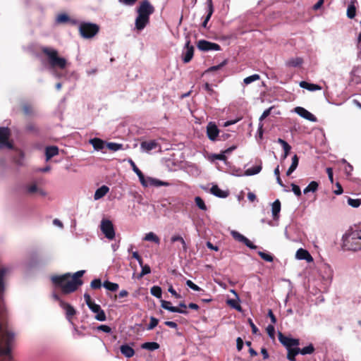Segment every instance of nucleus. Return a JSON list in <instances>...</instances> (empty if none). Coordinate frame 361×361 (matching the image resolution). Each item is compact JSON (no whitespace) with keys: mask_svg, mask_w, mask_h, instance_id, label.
<instances>
[{"mask_svg":"<svg viewBox=\"0 0 361 361\" xmlns=\"http://www.w3.org/2000/svg\"><path fill=\"white\" fill-rule=\"evenodd\" d=\"M128 163L130 164L132 167V170L137 174L140 173L142 172L136 166L135 162L132 159L128 160Z\"/></svg>","mask_w":361,"mask_h":361,"instance_id":"nucleus-61","label":"nucleus"},{"mask_svg":"<svg viewBox=\"0 0 361 361\" xmlns=\"http://www.w3.org/2000/svg\"><path fill=\"white\" fill-rule=\"evenodd\" d=\"M59 154V148L56 146H48L45 148L46 161H48L53 157Z\"/></svg>","mask_w":361,"mask_h":361,"instance_id":"nucleus-24","label":"nucleus"},{"mask_svg":"<svg viewBox=\"0 0 361 361\" xmlns=\"http://www.w3.org/2000/svg\"><path fill=\"white\" fill-rule=\"evenodd\" d=\"M319 184L317 182L313 180L311 181L309 185L303 190L304 194H307L308 192H314L318 189Z\"/></svg>","mask_w":361,"mask_h":361,"instance_id":"nucleus-35","label":"nucleus"},{"mask_svg":"<svg viewBox=\"0 0 361 361\" xmlns=\"http://www.w3.org/2000/svg\"><path fill=\"white\" fill-rule=\"evenodd\" d=\"M295 258L298 260H305L307 262L313 261V257L305 249L299 248L295 253Z\"/></svg>","mask_w":361,"mask_h":361,"instance_id":"nucleus-17","label":"nucleus"},{"mask_svg":"<svg viewBox=\"0 0 361 361\" xmlns=\"http://www.w3.org/2000/svg\"><path fill=\"white\" fill-rule=\"evenodd\" d=\"M227 63V60H224V61H222L220 64L219 65H216V66H211L210 68H209L207 70V72H212V71H218L219 69H221L223 66H224Z\"/></svg>","mask_w":361,"mask_h":361,"instance_id":"nucleus-53","label":"nucleus"},{"mask_svg":"<svg viewBox=\"0 0 361 361\" xmlns=\"http://www.w3.org/2000/svg\"><path fill=\"white\" fill-rule=\"evenodd\" d=\"M106 147L109 149L113 152H116L123 149L122 144L116 142H108L106 143Z\"/></svg>","mask_w":361,"mask_h":361,"instance_id":"nucleus-41","label":"nucleus"},{"mask_svg":"<svg viewBox=\"0 0 361 361\" xmlns=\"http://www.w3.org/2000/svg\"><path fill=\"white\" fill-rule=\"evenodd\" d=\"M13 339V333L8 330L2 331L0 338V357L5 356L7 361H13L11 355V344Z\"/></svg>","mask_w":361,"mask_h":361,"instance_id":"nucleus-3","label":"nucleus"},{"mask_svg":"<svg viewBox=\"0 0 361 361\" xmlns=\"http://www.w3.org/2000/svg\"><path fill=\"white\" fill-rule=\"evenodd\" d=\"M90 143L96 150H101L104 147V142L99 138H93L90 140Z\"/></svg>","mask_w":361,"mask_h":361,"instance_id":"nucleus-33","label":"nucleus"},{"mask_svg":"<svg viewBox=\"0 0 361 361\" xmlns=\"http://www.w3.org/2000/svg\"><path fill=\"white\" fill-rule=\"evenodd\" d=\"M79 32L84 39L94 37L99 30L98 25L90 22H81L78 27Z\"/></svg>","mask_w":361,"mask_h":361,"instance_id":"nucleus-4","label":"nucleus"},{"mask_svg":"<svg viewBox=\"0 0 361 361\" xmlns=\"http://www.w3.org/2000/svg\"><path fill=\"white\" fill-rule=\"evenodd\" d=\"M299 159L296 154L292 157V163L286 171V175L290 176L298 167Z\"/></svg>","mask_w":361,"mask_h":361,"instance_id":"nucleus-34","label":"nucleus"},{"mask_svg":"<svg viewBox=\"0 0 361 361\" xmlns=\"http://www.w3.org/2000/svg\"><path fill=\"white\" fill-rule=\"evenodd\" d=\"M300 87H302V88H304V89H306L309 91H311V92H314V91H317V90H322V87L317 85V84H313V83H310L308 82H306V81H301L300 82Z\"/></svg>","mask_w":361,"mask_h":361,"instance_id":"nucleus-27","label":"nucleus"},{"mask_svg":"<svg viewBox=\"0 0 361 361\" xmlns=\"http://www.w3.org/2000/svg\"><path fill=\"white\" fill-rule=\"evenodd\" d=\"M160 148L159 143L155 140L143 141L140 144L142 152L149 153L154 149L160 150Z\"/></svg>","mask_w":361,"mask_h":361,"instance_id":"nucleus-12","label":"nucleus"},{"mask_svg":"<svg viewBox=\"0 0 361 361\" xmlns=\"http://www.w3.org/2000/svg\"><path fill=\"white\" fill-rule=\"evenodd\" d=\"M186 284L188 287H190L191 289H192L193 290H195V291H198L200 290V288L197 286L196 284H195L192 281L190 280H188L187 282H186Z\"/></svg>","mask_w":361,"mask_h":361,"instance_id":"nucleus-60","label":"nucleus"},{"mask_svg":"<svg viewBox=\"0 0 361 361\" xmlns=\"http://www.w3.org/2000/svg\"><path fill=\"white\" fill-rule=\"evenodd\" d=\"M356 11L355 7L353 5H350L347 9V16L352 19L355 16Z\"/></svg>","mask_w":361,"mask_h":361,"instance_id":"nucleus-52","label":"nucleus"},{"mask_svg":"<svg viewBox=\"0 0 361 361\" xmlns=\"http://www.w3.org/2000/svg\"><path fill=\"white\" fill-rule=\"evenodd\" d=\"M161 306L162 308L167 310L171 312H178L183 314H188V310H182L181 308L172 306L171 302L166 300H161Z\"/></svg>","mask_w":361,"mask_h":361,"instance_id":"nucleus-16","label":"nucleus"},{"mask_svg":"<svg viewBox=\"0 0 361 361\" xmlns=\"http://www.w3.org/2000/svg\"><path fill=\"white\" fill-rule=\"evenodd\" d=\"M302 63V59L300 57L292 58L286 62V65L290 67H298Z\"/></svg>","mask_w":361,"mask_h":361,"instance_id":"nucleus-39","label":"nucleus"},{"mask_svg":"<svg viewBox=\"0 0 361 361\" xmlns=\"http://www.w3.org/2000/svg\"><path fill=\"white\" fill-rule=\"evenodd\" d=\"M267 332L269 336L271 338L274 339V338H275V328H274V326L272 324L268 325V326L267 327Z\"/></svg>","mask_w":361,"mask_h":361,"instance_id":"nucleus-55","label":"nucleus"},{"mask_svg":"<svg viewBox=\"0 0 361 361\" xmlns=\"http://www.w3.org/2000/svg\"><path fill=\"white\" fill-rule=\"evenodd\" d=\"M272 109H273V107H270V108L264 110L259 118V121H262V120L265 119L268 116H269Z\"/></svg>","mask_w":361,"mask_h":361,"instance_id":"nucleus-62","label":"nucleus"},{"mask_svg":"<svg viewBox=\"0 0 361 361\" xmlns=\"http://www.w3.org/2000/svg\"><path fill=\"white\" fill-rule=\"evenodd\" d=\"M70 20L69 16L66 13L59 14L56 18L57 23H66Z\"/></svg>","mask_w":361,"mask_h":361,"instance_id":"nucleus-42","label":"nucleus"},{"mask_svg":"<svg viewBox=\"0 0 361 361\" xmlns=\"http://www.w3.org/2000/svg\"><path fill=\"white\" fill-rule=\"evenodd\" d=\"M26 190L29 194H34L35 192L39 193L42 196H46L47 192L42 189L38 188L35 184L27 185Z\"/></svg>","mask_w":361,"mask_h":361,"instance_id":"nucleus-31","label":"nucleus"},{"mask_svg":"<svg viewBox=\"0 0 361 361\" xmlns=\"http://www.w3.org/2000/svg\"><path fill=\"white\" fill-rule=\"evenodd\" d=\"M342 161L346 164L344 168L345 173L350 175L353 169V166L350 164L348 163L345 159H343Z\"/></svg>","mask_w":361,"mask_h":361,"instance_id":"nucleus-57","label":"nucleus"},{"mask_svg":"<svg viewBox=\"0 0 361 361\" xmlns=\"http://www.w3.org/2000/svg\"><path fill=\"white\" fill-rule=\"evenodd\" d=\"M258 254L264 260H265L267 262H272L273 261V257L269 253L259 251L258 252Z\"/></svg>","mask_w":361,"mask_h":361,"instance_id":"nucleus-54","label":"nucleus"},{"mask_svg":"<svg viewBox=\"0 0 361 361\" xmlns=\"http://www.w3.org/2000/svg\"><path fill=\"white\" fill-rule=\"evenodd\" d=\"M150 293L152 295L157 298H160L161 297V288L159 286H154L151 288Z\"/></svg>","mask_w":361,"mask_h":361,"instance_id":"nucleus-43","label":"nucleus"},{"mask_svg":"<svg viewBox=\"0 0 361 361\" xmlns=\"http://www.w3.org/2000/svg\"><path fill=\"white\" fill-rule=\"evenodd\" d=\"M23 263L28 267L31 268V267H34V265L36 264V260L26 258L24 260Z\"/></svg>","mask_w":361,"mask_h":361,"instance_id":"nucleus-63","label":"nucleus"},{"mask_svg":"<svg viewBox=\"0 0 361 361\" xmlns=\"http://www.w3.org/2000/svg\"><path fill=\"white\" fill-rule=\"evenodd\" d=\"M141 348L152 351L159 349V344L157 342H146L142 344Z\"/></svg>","mask_w":361,"mask_h":361,"instance_id":"nucleus-36","label":"nucleus"},{"mask_svg":"<svg viewBox=\"0 0 361 361\" xmlns=\"http://www.w3.org/2000/svg\"><path fill=\"white\" fill-rule=\"evenodd\" d=\"M257 164L253 167L249 168L245 171L244 175L250 176L258 174L262 169V161L259 159H256Z\"/></svg>","mask_w":361,"mask_h":361,"instance_id":"nucleus-19","label":"nucleus"},{"mask_svg":"<svg viewBox=\"0 0 361 361\" xmlns=\"http://www.w3.org/2000/svg\"><path fill=\"white\" fill-rule=\"evenodd\" d=\"M102 281L99 279H95L90 283V287L94 290L99 289L102 287Z\"/></svg>","mask_w":361,"mask_h":361,"instance_id":"nucleus-51","label":"nucleus"},{"mask_svg":"<svg viewBox=\"0 0 361 361\" xmlns=\"http://www.w3.org/2000/svg\"><path fill=\"white\" fill-rule=\"evenodd\" d=\"M137 176H138L140 182L142 185V186L145 188L149 186L150 183L148 180V177L145 178L142 172H140V173L137 174Z\"/></svg>","mask_w":361,"mask_h":361,"instance_id":"nucleus-45","label":"nucleus"},{"mask_svg":"<svg viewBox=\"0 0 361 361\" xmlns=\"http://www.w3.org/2000/svg\"><path fill=\"white\" fill-rule=\"evenodd\" d=\"M10 135V130L8 128H0V148H12V145L8 141Z\"/></svg>","mask_w":361,"mask_h":361,"instance_id":"nucleus-11","label":"nucleus"},{"mask_svg":"<svg viewBox=\"0 0 361 361\" xmlns=\"http://www.w3.org/2000/svg\"><path fill=\"white\" fill-rule=\"evenodd\" d=\"M171 242H173V243H175L176 241H179L181 243V245H182L183 249L184 250H186V243H185V241L184 240V239L181 236L173 235V236L171 237Z\"/></svg>","mask_w":361,"mask_h":361,"instance_id":"nucleus-48","label":"nucleus"},{"mask_svg":"<svg viewBox=\"0 0 361 361\" xmlns=\"http://www.w3.org/2000/svg\"><path fill=\"white\" fill-rule=\"evenodd\" d=\"M6 272H0V293H3L4 291V275Z\"/></svg>","mask_w":361,"mask_h":361,"instance_id":"nucleus-58","label":"nucleus"},{"mask_svg":"<svg viewBox=\"0 0 361 361\" xmlns=\"http://www.w3.org/2000/svg\"><path fill=\"white\" fill-rule=\"evenodd\" d=\"M231 233L235 240L244 243L247 247H250V249L257 248V246H255L248 238H247L243 235L240 234L239 232L236 231H232Z\"/></svg>","mask_w":361,"mask_h":361,"instance_id":"nucleus-15","label":"nucleus"},{"mask_svg":"<svg viewBox=\"0 0 361 361\" xmlns=\"http://www.w3.org/2000/svg\"><path fill=\"white\" fill-rule=\"evenodd\" d=\"M348 204L353 208H357L361 204L360 199H353L350 197L348 198Z\"/></svg>","mask_w":361,"mask_h":361,"instance_id":"nucleus-46","label":"nucleus"},{"mask_svg":"<svg viewBox=\"0 0 361 361\" xmlns=\"http://www.w3.org/2000/svg\"><path fill=\"white\" fill-rule=\"evenodd\" d=\"M281 211V202L279 200H276L271 204V213L274 219L279 218V214Z\"/></svg>","mask_w":361,"mask_h":361,"instance_id":"nucleus-30","label":"nucleus"},{"mask_svg":"<svg viewBox=\"0 0 361 361\" xmlns=\"http://www.w3.org/2000/svg\"><path fill=\"white\" fill-rule=\"evenodd\" d=\"M154 7L151 5L148 0H144L141 2L137 8V15L145 16L149 18L151 14L154 13Z\"/></svg>","mask_w":361,"mask_h":361,"instance_id":"nucleus-9","label":"nucleus"},{"mask_svg":"<svg viewBox=\"0 0 361 361\" xmlns=\"http://www.w3.org/2000/svg\"><path fill=\"white\" fill-rule=\"evenodd\" d=\"M85 301L91 310L92 312L96 313L95 319L98 321L104 322L106 319V314L103 310H102L99 305L94 303L92 300L91 296L87 293L84 294Z\"/></svg>","mask_w":361,"mask_h":361,"instance_id":"nucleus-6","label":"nucleus"},{"mask_svg":"<svg viewBox=\"0 0 361 361\" xmlns=\"http://www.w3.org/2000/svg\"><path fill=\"white\" fill-rule=\"evenodd\" d=\"M227 303L231 306L233 308L238 310V311H241L242 310V307L240 305V304L238 303V302L234 299H229L227 301Z\"/></svg>","mask_w":361,"mask_h":361,"instance_id":"nucleus-50","label":"nucleus"},{"mask_svg":"<svg viewBox=\"0 0 361 361\" xmlns=\"http://www.w3.org/2000/svg\"><path fill=\"white\" fill-rule=\"evenodd\" d=\"M291 187H292V191L293 192V193L297 197H300L302 194L300 187L294 183L291 184Z\"/></svg>","mask_w":361,"mask_h":361,"instance_id":"nucleus-56","label":"nucleus"},{"mask_svg":"<svg viewBox=\"0 0 361 361\" xmlns=\"http://www.w3.org/2000/svg\"><path fill=\"white\" fill-rule=\"evenodd\" d=\"M294 112L296 113L298 115L301 116L302 118L312 121V122H316L317 121L316 116L313 115L312 113L308 111L307 109H305L303 107L301 106H297L294 109Z\"/></svg>","mask_w":361,"mask_h":361,"instance_id":"nucleus-14","label":"nucleus"},{"mask_svg":"<svg viewBox=\"0 0 361 361\" xmlns=\"http://www.w3.org/2000/svg\"><path fill=\"white\" fill-rule=\"evenodd\" d=\"M210 192L214 196L221 198H225L228 195V192L227 191L221 190L216 185H214L211 188Z\"/></svg>","mask_w":361,"mask_h":361,"instance_id":"nucleus-25","label":"nucleus"},{"mask_svg":"<svg viewBox=\"0 0 361 361\" xmlns=\"http://www.w3.org/2000/svg\"><path fill=\"white\" fill-rule=\"evenodd\" d=\"M100 229L108 240H112L114 239L116 233L111 221L102 219L100 224Z\"/></svg>","mask_w":361,"mask_h":361,"instance_id":"nucleus-7","label":"nucleus"},{"mask_svg":"<svg viewBox=\"0 0 361 361\" xmlns=\"http://www.w3.org/2000/svg\"><path fill=\"white\" fill-rule=\"evenodd\" d=\"M194 47L190 45V42L188 41L185 46V51L183 53V61L187 63L191 61L193 56Z\"/></svg>","mask_w":361,"mask_h":361,"instance_id":"nucleus-18","label":"nucleus"},{"mask_svg":"<svg viewBox=\"0 0 361 361\" xmlns=\"http://www.w3.org/2000/svg\"><path fill=\"white\" fill-rule=\"evenodd\" d=\"M103 286L108 290H110L112 292H115V291L118 290V289L119 288V286L118 283H113V282H111L109 281H105L103 283Z\"/></svg>","mask_w":361,"mask_h":361,"instance_id":"nucleus-38","label":"nucleus"},{"mask_svg":"<svg viewBox=\"0 0 361 361\" xmlns=\"http://www.w3.org/2000/svg\"><path fill=\"white\" fill-rule=\"evenodd\" d=\"M207 15L206 16L204 20L203 21L202 26L204 28H207V23L210 20L213 12H214V7L212 4V0H207Z\"/></svg>","mask_w":361,"mask_h":361,"instance_id":"nucleus-23","label":"nucleus"},{"mask_svg":"<svg viewBox=\"0 0 361 361\" xmlns=\"http://www.w3.org/2000/svg\"><path fill=\"white\" fill-rule=\"evenodd\" d=\"M121 353L126 357H132L135 355L134 349L128 344L122 345L120 347Z\"/></svg>","mask_w":361,"mask_h":361,"instance_id":"nucleus-26","label":"nucleus"},{"mask_svg":"<svg viewBox=\"0 0 361 361\" xmlns=\"http://www.w3.org/2000/svg\"><path fill=\"white\" fill-rule=\"evenodd\" d=\"M219 134V130L214 122H209L207 126V135L211 141H216Z\"/></svg>","mask_w":361,"mask_h":361,"instance_id":"nucleus-13","label":"nucleus"},{"mask_svg":"<svg viewBox=\"0 0 361 361\" xmlns=\"http://www.w3.org/2000/svg\"><path fill=\"white\" fill-rule=\"evenodd\" d=\"M195 202L196 205L202 210H207V207L204 204V202L200 197H195Z\"/></svg>","mask_w":361,"mask_h":361,"instance_id":"nucleus-47","label":"nucleus"},{"mask_svg":"<svg viewBox=\"0 0 361 361\" xmlns=\"http://www.w3.org/2000/svg\"><path fill=\"white\" fill-rule=\"evenodd\" d=\"M315 350L313 344L310 343L307 346L300 348V354L301 355H310L312 354Z\"/></svg>","mask_w":361,"mask_h":361,"instance_id":"nucleus-40","label":"nucleus"},{"mask_svg":"<svg viewBox=\"0 0 361 361\" xmlns=\"http://www.w3.org/2000/svg\"><path fill=\"white\" fill-rule=\"evenodd\" d=\"M158 324H159V319L154 317H151L150 322H149V324L147 326V329L152 330L158 325Z\"/></svg>","mask_w":361,"mask_h":361,"instance_id":"nucleus-49","label":"nucleus"},{"mask_svg":"<svg viewBox=\"0 0 361 361\" xmlns=\"http://www.w3.org/2000/svg\"><path fill=\"white\" fill-rule=\"evenodd\" d=\"M148 180L150 183L149 185H152V186L160 187V186L169 185V183L167 182H164V181L160 180L159 179L154 178L152 177H148Z\"/></svg>","mask_w":361,"mask_h":361,"instance_id":"nucleus-37","label":"nucleus"},{"mask_svg":"<svg viewBox=\"0 0 361 361\" xmlns=\"http://www.w3.org/2000/svg\"><path fill=\"white\" fill-rule=\"evenodd\" d=\"M287 359L290 361H296L295 356L300 354V348L298 346L287 349Z\"/></svg>","mask_w":361,"mask_h":361,"instance_id":"nucleus-29","label":"nucleus"},{"mask_svg":"<svg viewBox=\"0 0 361 361\" xmlns=\"http://www.w3.org/2000/svg\"><path fill=\"white\" fill-rule=\"evenodd\" d=\"M197 48L203 51H219L220 46L218 44L211 42L204 39L200 40L197 44Z\"/></svg>","mask_w":361,"mask_h":361,"instance_id":"nucleus-10","label":"nucleus"},{"mask_svg":"<svg viewBox=\"0 0 361 361\" xmlns=\"http://www.w3.org/2000/svg\"><path fill=\"white\" fill-rule=\"evenodd\" d=\"M41 51L46 56L48 64L51 68L63 69L66 67L67 61L65 58L60 57L58 51L51 47L43 46L40 47Z\"/></svg>","mask_w":361,"mask_h":361,"instance_id":"nucleus-2","label":"nucleus"},{"mask_svg":"<svg viewBox=\"0 0 361 361\" xmlns=\"http://www.w3.org/2000/svg\"><path fill=\"white\" fill-rule=\"evenodd\" d=\"M260 78L259 75L258 74H253L252 75H250L248 77H246L243 82L245 85H249L256 80H258Z\"/></svg>","mask_w":361,"mask_h":361,"instance_id":"nucleus-44","label":"nucleus"},{"mask_svg":"<svg viewBox=\"0 0 361 361\" xmlns=\"http://www.w3.org/2000/svg\"><path fill=\"white\" fill-rule=\"evenodd\" d=\"M23 111H24L25 114L30 115L32 114V109L30 105L25 104L23 106Z\"/></svg>","mask_w":361,"mask_h":361,"instance_id":"nucleus-64","label":"nucleus"},{"mask_svg":"<svg viewBox=\"0 0 361 361\" xmlns=\"http://www.w3.org/2000/svg\"><path fill=\"white\" fill-rule=\"evenodd\" d=\"M109 191V188L106 185H102L98 189L96 190L94 195V200H98L101 198H102L104 196L106 195V193Z\"/></svg>","mask_w":361,"mask_h":361,"instance_id":"nucleus-28","label":"nucleus"},{"mask_svg":"<svg viewBox=\"0 0 361 361\" xmlns=\"http://www.w3.org/2000/svg\"><path fill=\"white\" fill-rule=\"evenodd\" d=\"M353 235L361 241V226L353 231Z\"/></svg>","mask_w":361,"mask_h":361,"instance_id":"nucleus-59","label":"nucleus"},{"mask_svg":"<svg viewBox=\"0 0 361 361\" xmlns=\"http://www.w3.org/2000/svg\"><path fill=\"white\" fill-rule=\"evenodd\" d=\"M61 307L66 311V318L69 321H71L76 314V310L69 303H67L66 302H61Z\"/></svg>","mask_w":361,"mask_h":361,"instance_id":"nucleus-20","label":"nucleus"},{"mask_svg":"<svg viewBox=\"0 0 361 361\" xmlns=\"http://www.w3.org/2000/svg\"><path fill=\"white\" fill-rule=\"evenodd\" d=\"M143 240L148 241V242H153L157 245L160 244L159 238L153 232H149V233H146L145 237L143 238Z\"/></svg>","mask_w":361,"mask_h":361,"instance_id":"nucleus-32","label":"nucleus"},{"mask_svg":"<svg viewBox=\"0 0 361 361\" xmlns=\"http://www.w3.org/2000/svg\"><path fill=\"white\" fill-rule=\"evenodd\" d=\"M85 272H70L61 275H53L51 281L57 289H59L62 294L68 295L78 290L83 284L82 277Z\"/></svg>","mask_w":361,"mask_h":361,"instance_id":"nucleus-1","label":"nucleus"},{"mask_svg":"<svg viewBox=\"0 0 361 361\" xmlns=\"http://www.w3.org/2000/svg\"><path fill=\"white\" fill-rule=\"evenodd\" d=\"M278 338L279 342L285 346L286 349L298 346L300 345L299 339L287 337L280 331L278 333Z\"/></svg>","mask_w":361,"mask_h":361,"instance_id":"nucleus-8","label":"nucleus"},{"mask_svg":"<svg viewBox=\"0 0 361 361\" xmlns=\"http://www.w3.org/2000/svg\"><path fill=\"white\" fill-rule=\"evenodd\" d=\"M342 248L344 250L357 251L361 250V241L353 235V231L342 238Z\"/></svg>","mask_w":361,"mask_h":361,"instance_id":"nucleus-5","label":"nucleus"},{"mask_svg":"<svg viewBox=\"0 0 361 361\" xmlns=\"http://www.w3.org/2000/svg\"><path fill=\"white\" fill-rule=\"evenodd\" d=\"M149 18L137 15L135 22V29L138 31H141L147 26V24H149Z\"/></svg>","mask_w":361,"mask_h":361,"instance_id":"nucleus-21","label":"nucleus"},{"mask_svg":"<svg viewBox=\"0 0 361 361\" xmlns=\"http://www.w3.org/2000/svg\"><path fill=\"white\" fill-rule=\"evenodd\" d=\"M277 142L279 143L283 149V154L281 155V159L282 160H284L288 156V154L291 149V147L286 141L281 138H279L277 140Z\"/></svg>","mask_w":361,"mask_h":361,"instance_id":"nucleus-22","label":"nucleus"}]
</instances>
